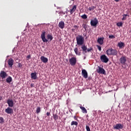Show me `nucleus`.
Segmentation results:
<instances>
[{"mask_svg": "<svg viewBox=\"0 0 131 131\" xmlns=\"http://www.w3.org/2000/svg\"><path fill=\"white\" fill-rule=\"evenodd\" d=\"M40 37H41V39H42L43 42H48V40H50V41H51V40H53V36L50 34H48L47 35V39L46 38V31H43L41 32Z\"/></svg>", "mask_w": 131, "mask_h": 131, "instance_id": "1", "label": "nucleus"}, {"mask_svg": "<svg viewBox=\"0 0 131 131\" xmlns=\"http://www.w3.org/2000/svg\"><path fill=\"white\" fill-rule=\"evenodd\" d=\"M76 39L78 46H83L82 45L84 43V38L82 35H79L76 37Z\"/></svg>", "mask_w": 131, "mask_h": 131, "instance_id": "2", "label": "nucleus"}, {"mask_svg": "<svg viewBox=\"0 0 131 131\" xmlns=\"http://www.w3.org/2000/svg\"><path fill=\"white\" fill-rule=\"evenodd\" d=\"M106 54L108 56L112 55L113 56H116L118 54L117 50L112 48L108 49L106 50Z\"/></svg>", "mask_w": 131, "mask_h": 131, "instance_id": "3", "label": "nucleus"}, {"mask_svg": "<svg viewBox=\"0 0 131 131\" xmlns=\"http://www.w3.org/2000/svg\"><path fill=\"white\" fill-rule=\"evenodd\" d=\"M69 62L72 66H75L77 62L76 57H72L69 59Z\"/></svg>", "mask_w": 131, "mask_h": 131, "instance_id": "4", "label": "nucleus"}, {"mask_svg": "<svg viewBox=\"0 0 131 131\" xmlns=\"http://www.w3.org/2000/svg\"><path fill=\"white\" fill-rule=\"evenodd\" d=\"M98 23V19L97 18H94V19H91L90 24L91 26H94V27H97V25Z\"/></svg>", "mask_w": 131, "mask_h": 131, "instance_id": "5", "label": "nucleus"}, {"mask_svg": "<svg viewBox=\"0 0 131 131\" xmlns=\"http://www.w3.org/2000/svg\"><path fill=\"white\" fill-rule=\"evenodd\" d=\"M100 60L103 63H107L109 61V59L105 55H102L100 56Z\"/></svg>", "mask_w": 131, "mask_h": 131, "instance_id": "6", "label": "nucleus"}, {"mask_svg": "<svg viewBox=\"0 0 131 131\" xmlns=\"http://www.w3.org/2000/svg\"><path fill=\"white\" fill-rule=\"evenodd\" d=\"M0 77H1L2 79H5L6 77H8V74L4 71H2L0 73Z\"/></svg>", "mask_w": 131, "mask_h": 131, "instance_id": "7", "label": "nucleus"}, {"mask_svg": "<svg viewBox=\"0 0 131 131\" xmlns=\"http://www.w3.org/2000/svg\"><path fill=\"white\" fill-rule=\"evenodd\" d=\"M120 63L122 65H124L125 63H126V56H122L119 59Z\"/></svg>", "mask_w": 131, "mask_h": 131, "instance_id": "8", "label": "nucleus"}, {"mask_svg": "<svg viewBox=\"0 0 131 131\" xmlns=\"http://www.w3.org/2000/svg\"><path fill=\"white\" fill-rule=\"evenodd\" d=\"M98 69L96 70L97 73H99L100 74H105V70H104V69L99 66L98 67Z\"/></svg>", "mask_w": 131, "mask_h": 131, "instance_id": "9", "label": "nucleus"}, {"mask_svg": "<svg viewBox=\"0 0 131 131\" xmlns=\"http://www.w3.org/2000/svg\"><path fill=\"white\" fill-rule=\"evenodd\" d=\"M81 48L83 52H85V53H86V50H87V52H91V51H93V48L88 49V48H86V46H85V45L82 46Z\"/></svg>", "mask_w": 131, "mask_h": 131, "instance_id": "10", "label": "nucleus"}, {"mask_svg": "<svg viewBox=\"0 0 131 131\" xmlns=\"http://www.w3.org/2000/svg\"><path fill=\"white\" fill-rule=\"evenodd\" d=\"M114 128L115 129H122L123 128V125L120 123L116 124V125L114 126Z\"/></svg>", "mask_w": 131, "mask_h": 131, "instance_id": "11", "label": "nucleus"}, {"mask_svg": "<svg viewBox=\"0 0 131 131\" xmlns=\"http://www.w3.org/2000/svg\"><path fill=\"white\" fill-rule=\"evenodd\" d=\"M7 104L9 106V107H14V101H13L12 99H9L7 100Z\"/></svg>", "mask_w": 131, "mask_h": 131, "instance_id": "12", "label": "nucleus"}, {"mask_svg": "<svg viewBox=\"0 0 131 131\" xmlns=\"http://www.w3.org/2000/svg\"><path fill=\"white\" fill-rule=\"evenodd\" d=\"M8 64L10 67H13V65H14V60L12 58H10L8 60Z\"/></svg>", "mask_w": 131, "mask_h": 131, "instance_id": "13", "label": "nucleus"}, {"mask_svg": "<svg viewBox=\"0 0 131 131\" xmlns=\"http://www.w3.org/2000/svg\"><path fill=\"white\" fill-rule=\"evenodd\" d=\"M58 27L60 29H63L65 27V23L63 21H61L58 24Z\"/></svg>", "mask_w": 131, "mask_h": 131, "instance_id": "14", "label": "nucleus"}, {"mask_svg": "<svg viewBox=\"0 0 131 131\" xmlns=\"http://www.w3.org/2000/svg\"><path fill=\"white\" fill-rule=\"evenodd\" d=\"M82 75L84 78H88V72L84 69L82 70Z\"/></svg>", "mask_w": 131, "mask_h": 131, "instance_id": "15", "label": "nucleus"}, {"mask_svg": "<svg viewBox=\"0 0 131 131\" xmlns=\"http://www.w3.org/2000/svg\"><path fill=\"white\" fill-rule=\"evenodd\" d=\"M77 8V6L76 5H74V6H73L72 8L70 10L71 15H72V14H73V13H74L75 11H76Z\"/></svg>", "mask_w": 131, "mask_h": 131, "instance_id": "16", "label": "nucleus"}, {"mask_svg": "<svg viewBox=\"0 0 131 131\" xmlns=\"http://www.w3.org/2000/svg\"><path fill=\"white\" fill-rule=\"evenodd\" d=\"M97 42L99 44V45H103L104 43V37H100V38H98L97 39Z\"/></svg>", "mask_w": 131, "mask_h": 131, "instance_id": "17", "label": "nucleus"}, {"mask_svg": "<svg viewBox=\"0 0 131 131\" xmlns=\"http://www.w3.org/2000/svg\"><path fill=\"white\" fill-rule=\"evenodd\" d=\"M5 112L7 113V114H12V113H13V110L11 108V107H8L5 110Z\"/></svg>", "mask_w": 131, "mask_h": 131, "instance_id": "18", "label": "nucleus"}, {"mask_svg": "<svg viewBox=\"0 0 131 131\" xmlns=\"http://www.w3.org/2000/svg\"><path fill=\"white\" fill-rule=\"evenodd\" d=\"M40 60L43 63H47L49 59L47 57H45V56H42L40 57Z\"/></svg>", "mask_w": 131, "mask_h": 131, "instance_id": "19", "label": "nucleus"}, {"mask_svg": "<svg viewBox=\"0 0 131 131\" xmlns=\"http://www.w3.org/2000/svg\"><path fill=\"white\" fill-rule=\"evenodd\" d=\"M74 51L77 56H80V55H81V52H80V51H78V48H77V47L74 49Z\"/></svg>", "mask_w": 131, "mask_h": 131, "instance_id": "20", "label": "nucleus"}, {"mask_svg": "<svg viewBox=\"0 0 131 131\" xmlns=\"http://www.w3.org/2000/svg\"><path fill=\"white\" fill-rule=\"evenodd\" d=\"M31 78L32 79H36L37 78V76L36 75V73H32L31 74Z\"/></svg>", "mask_w": 131, "mask_h": 131, "instance_id": "21", "label": "nucleus"}, {"mask_svg": "<svg viewBox=\"0 0 131 131\" xmlns=\"http://www.w3.org/2000/svg\"><path fill=\"white\" fill-rule=\"evenodd\" d=\"M118 46L120 48V49H122V48H124V47H125V45H124V43L123 42H120L118 43Z\"/></svg>", "mask_w": 131, "mask_h": 131, "instance_id": "22", "label": "nucleus"}, {"mask_svg": "<svg viewBox=\"0 0 131 131\" xmlns=\"http://www.w3.org/2000/svg\"><path fill=\"white\" fill-rule=\"evenodd\" d=\"M12 80V78L11 77V76H9V77L6 79V82H7V83H11Z\"/></svg>", "mask_w": 131, "mask_h": 131, "instance_id": "23", "label": "nucleus"}, {"mask_svg": "<svg viewBox=\"0 0 131 131\" xmlns=\"http://www.w3.org/2000/svg\"><path fill=\"white\" fill-rule=\"evenodd\" d=\"M80 108L82 110V113H88V111H86V109L84 107L80 106Z\"/></svg>", "mask_w": 131, "mask_h": 131, "instance_id": "24", "label": "nucleus"}, {"mask_svg": "<svg viewBox=\"0 0 131 131\" xmlns=\"http://www.w3.org/2000/svg\"><path fill=\"white\" fill-rule=\"evenodd\" d=\"M71 125H76V126H77V125H78V123H77V122L75 121H72V122L71 123Z\"/></svg>", "mask_w": 131, "mask_h": 131, "instance_id": "25", "label": "nucleus"}, {"mask_svg": "<svg viewBox=\"0 0 131 131\" xmlns=\"http://www.w3.org/2000/svg\"><path fill=\"white\" fill-rule=\"evenodd\" d=\"M53 119L54 120H58L59 119V116L57 114H53Z\"/></svg>", "mask_w": 131, "mask_h": 131, "instance_id": "26", "label": "nucleus"}, {"mask_svg": "<svg viewBox=\"0 0 131 131\" xmlns=\"http://www.w3.org/2000/svg\"><path fill=\"white\" fill-rule=\"evenodd\" d=\"M4 122H5V120L4 119V118L0 117V124H4Z\"/></svg>", "mask_w": 131, "mask_h": 131, "instance_id": "27", "label": "nucleus"}, {"mask_svg": "<svg viewBox=\"0 0 131 131\" xmlns=\"http://www.w3.org/2000/svg\"><path fill=\"white\" fill-rule=\"evenodd\" d=\"M40 112V107L38 106L36 110V113L38 114Z\"/></svg>", "mask_w": 131, "mask_h": 131, "instance_id": "28", "label": "nucleus"}, {"mask_svg": "<svg viewBox=\"0 0 131 131\" xmlns=\"http://www.w3.org/2000/svg\"><path fill=\"white\" fill-rule=\"evenodd\" d=\"M95 9H96V7L92 6L89 8V11H93V10H95Z\"/></svg>", "mask_w": 131, "mask_h": 131, "instance_id": "29", "label": "nucleus"}, {"mask_svg": "<svg viewBox=\"0 0 131 131\" xmlns=\"http://www.w3.org/2000/svg\"><path fill=\"white\" fill-rule=\"evenodd\" d=\"M82 27H83V28H84L85 29V31H86V28H88L86 24H83L82 25Z\"/></svg>", "mask_w": 131, "mask_h": 131, "instance_id": "30", "label": "nucleus"}, {"mask_svg": "<svg viewBox=\"0 0 131 131\" xmlns=\"http://www.w3.org/2000/svg\"><path fill=\"white\" fill-rule=\"evenodd\" d=\"M82 19H86L88 18V16H86V14H83L81 15Z\"/></svg>", "mask_w": 131, "mask_h": 131, "instance_id": "31", "label": "nucleus"}, {"mask_svg": "<svg viewBox=\"0 0 131 131\" xmlns=\"http://www.w3.org/2000/svg\"><path fill=\"white\" fill-rule=\"evenodd\" d=\"M122 16H123V17L122 18V20H125L126 19V17L127 16V14H124Z\"/></svg>", "mask_w": 131, "mask_h": 131, "instance_id": "32", "label": "nucleus"}, {"mask_svg": "<svg viewBox=\"0 0 131 131\" xmlns=\"http://www.w3.org/2000/svg\"><path fill=\"white\" fill-rule=\"evenodd\" d=\"M117 26H118V27H120L121 26H122V23L121 22L117 23Z\"/></svg>", "mask_w": 131, "mask_h": 131, "instance_id": "33", "label": "nucleus"}, {"mask_svg": "<svg viewBox=\"0 0 131 131\" xmlns=\"http://www.w3.org/2000/svg\"><path fill=\"white\" fill-rule=\"evenodd\" d=\"M109 38L112 39V38H115V36L113 35H109L108 36Z\"/></svg>", "mask_w": 131, "mask_h": 131, "instance_id": "34", "label": "nucleus"}, {"mask_svg": "<svg viewBox=\"0 0 131 131\" xmlns=\"http://www.w3.org/2000/svg\"><path fill=\"white\" fill-rule=\"evenodd\" d=\"M98 50H99L100 51H102V47L101 46L97 45V46Z\"/></svg>", "mask_w": 131, "mask_h": 131, "instance_id": "35", "label": "nucleus"}, {"mask_svg": "<svg viewBox=\"0 0 131 131\" xmlns=\"http://www.w3.org/2000/svg\"><path fill=\"white\" fill-rule=\"evenodd\" d=\"M86 129L87 131H91V128H90L89 126H86Z\"/></svg>", "mask_w": 131, "mask_h": 131, "instance_id": "36", "label": "nucleus"}, {"mask_svg": "<svg viewBox=\"0 0 131 131\" xmlns=\"http://www.w3.org/2000/svg\"><path fill=\"white\" fill-rule=\"evenodd\" d=\"M74 119L78 121V119H77V117H76V116H74Z\"/></svg>", "mask_w": 131, "mask_h": 131, "instance_id": "37", "label": "nucleus"}, {"mask_svg": "<svg viewBox=\"0 0 131 131\" xmlns=\"http://www.w3.org/2000/svg\"><path fill=\"white\" fill-rule=\"evenodd\" d=\"M46 115H47V116H50V115H51V113L47 112L46 113Z\"/></svg>", "mask_w": 131, "mask_h": 131, "instance_id": "38", "label": "nucleus"}, {"mask_svg": "<svg viewBox=\"0 0 131 131\" xmlns=\"http://www.w3.org/2000/svg\"><path fill=\"white\" fill-rule=\"evenodd\" d=\"M31 86L32 88H34V83H31Z\"/></svg>", "mask_w": 131, "mask_h": 131, "instance_id": "39", "label": "nucleus"}, {"mask_svg": "<svg viewBox=\"0 0 131 131\" xmlns=\"http://www.w3.org/2000/svg\"><path fill=\"white\" fill-rule=\"evenodd\" d=\"M31 57V56H30V55H29L27 56V59H30V58Z\"/></svg>", "mask_w": 131, "mask_h": 131, "instance_id": "40", "label": "nucleus"}, {"mask_svg": "<svg viewBox=\"0 0 131 131\" xmlns=\"http://www.w3.org/2000/svg\"><path fill=\"white\" fill-rule=\"evenodd\" d=\"M18 67H22V64L19 63H18Z\"/></svg>", "mask_w": 131, "mask_h": 131, "instance_id": "41", "label": "nucleus"}, {"mask_svg": "<svg viewBox=\"0 0 131 131\" xmlns=\"http://www.w3.org/2000/svg\"><path fill=\"white\" fill-rule=\"evenodd\" d=\"M74 28H78V26H76V25H75V26H74V27H73Z\"/></svg>", "mask_w": 131, "mask_h": 131, "instance_id": "42", "label": "nucleus"}, {"mask_svg": "<svg viewBox=\"0 0 131 131\" xmlns=\"http://www.w3.org/2000/svg\"><path fill=\"white\" fill-rule=\"evenodd\" d=\"M117 3H118L119 2V0H115Z\"/></svg>", "mask_w": 131, "mask_h": 131, "instance_id": "43", "label": "nucleus"}, {"mask_svg": "<svg viewBox=\"0 0 131 131\" xmlns=\"http://www.w3.org/2000/svg\"><path fill=\"white\" fill-rule=\"evenodd\" d=\"M72 30L74 31V30H75V29H73Z\"/></svg>", "mask_w": 131, "mask_h": 131, "instance_id": "44", "label": "nucleus"}, {"mask_svg": "<svg viewBox=\"0 0 131 131\" xmlns=\"http://www.w3.org/2000/svg\"><path fill=\"white\" fill-rule=\"evenodd\" d=\"M72 1V2H74V0H71Z\"/></svg>", "mask_w": 131, "mask_h": 131, "instance_id": "45", "label": "nucleus"}, {"mask_svg": "<svg viewBox=\"0 0 131 131\" xmlns=\"http://www.w3.org/2000/svg\"><path fill=\"white\" fill-rule=\"evenodd\" d=\"M71 111H73V110H71Z\"/></svg>", "mask_w": 131, "mask_h": 131, "instance_id": "46", "label": "nucleus"}]
</instances>
